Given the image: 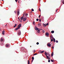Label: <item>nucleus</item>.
Wrapping results in <instances>:
<instances>
[{
	"label": "nucleus",
	"instance_id": "obj_1",
	"mask_svg": "<svg viewBox=\"0 0 64 64\" xmlns=\"http://www.w3.org/2000/svg\"><path fill=\"white\" fill-rule=\"evenodd\" d=\"M45 55L46 56V57L47 58V59L48 60H50V57H48V56H47L48 55L47 54V53L46 52H45Z\"/></svg>",
	"mask_w": 64,
	"mask_h": 64
},
{
	"label": "nucleus",
	"instance_id": "obj_2",
	"mask_svg": "<svg viewBox=\"0 0 64 64\" xmlns=\"http://www.w3.org/2000/svg\"><path fill=\"white\" fill-rule=\"evenodd\" d=\"M17 12L18 13V16L19 15V14L20 13V12H19V10H18Z\"/></svg>",
	"mask_w": 64,
	"mask_h": 64
},
{
	"label": "nucleus",
	"instance_id": "obj_3",
	"mask_svg": "<svg viewBox=\"0 0 64 64\" xmlns=\"http://www.w3.org/2000/svg\"><path fill=\"white\" fill-rule=\"evenodd\" d=\"M6 47H10V44H6Z\"/></svg>",
	"mask_w": 64,
	"mask_h": 64
},
{
	"label": "nucleus",
	"instance_id": "obj_4",
	"mask_svg": "<svg viewBox=\"0 0 64 64\" xmlns=\"http://www.w3.org/2000/svg\"><path fill=\"white\" fill-rule=\"evenodd\" d=\"M47 46H48L49 47H50L51 46V44H47Z\"/></svg>",
	"mask_w": 64,
	"mask_h": 64
},
{
	"label": "nucleus",
	"instance_id": "obj_5",
	"mask_svg": "<svg viewBox=\"0 0 64 64\" xmlns=\"http://www.w3.org/2000/svg\"><path fill=\"white\" fill-rule=\"evenodd\" d=\"M21 24H20L18 25V27L19 28L21 27Z\"/></svg>",
	"mask_w": 64,
	"mask_h": 64
},
{
	"label": "nucleus",
	"instance_id": "obj_6",
	"mask_svg": "<svg viewBox=\"0 0 64 64\" xmlns=\"http://www.w3.org/2000/svg\"><path fill=\"white\" fill-rule=\"evenodd\" d=\"M18 35L19 36H20L21 35V32L20 31L18 33Z\"/></svg>",
	"mask_w": 64,
	"mask_h": 64
},
{
	"label": "nucleus",
	"instance_id": "obj_7",
	"mask_svg": "<svg viewBox=\"0 0 64 64\" xmlns=\"http://www.w3.org/2000/svg\"><path fill=\"white\" fill-rule=\"evenodd\" d=\"M38 29H38L37 27H35V30H38Z\"/></svg>",
	"mask_w": 64,
	"mask_h": 64
},
{
	"label": "nucleus",
	"instance_id": "obj_8",
	"mask_svg": "<svg viewBox=\"0 0 64 64\" xmlns=\"http://www.w3.org/2000/svg\"><path fill=\"white\" fill-rule=\"evenodd\" d=\"M5 31H4V30H3L2 31V34H3V35H4L5 34Z\"/></svg>",
	"mask_w": 64,
	"mask_h": 64
},
{
	"label": "nucleus",
	"instance_id": "obj_9",
	"mask_svg": "<svg viewBox=\"0 0 64 64\" xmlns=\"http://www.w3.org/2000/svg\"><path fill=\"white\" fill-rule=\"evenodd\" d=\"M26 18H24L23 19V21H25L26 20Z\"/></svg>",
	"mask_w": 64,
	"mask_h": 64
},
{
	"label": "nucleus",
	"instance_id": "obj_10",
	"mask_svg": "<svg viewBox=\"0 0 64 64\" xmlns=\"http://www.w3.org/2000/svg\"><path fill=\"white\" fill-rule=\"evenodd\" d=\"M21 50L22 51H23V50H24V48H23V47H22L21 49Z\"/></svg>",
	"mask_w": 64,
	"mask_h": 64
},
{
	"label": "nucleus",
	"instance_id": "obj_11",
	"mask_svg": "<svg viewBox=\"0 0 64 64\" xmlns=\"http://www.w3.org/2000/svg\"><path fill=\"white\" fill-rule=\"evenodd\" d=\"M40 32V30L39 29L38 30V31L37 32V33H39Z\"/></svg>",
	"mask_w": 64,
	"mask_h": 64
},
{
	"label": "nucleus",
	"instance_id": "obj_12",
	"mask_svg": "<svg viewBox=\"0 0 64 64\" xmlns=\"http://www.w3.org/2000/svg\"><path fill=\"white\" fill-rule=\"evenodd\" d=\"M20 29L18 27V28H16L15 29V30H16V31H17V30H18V29Z\"/></svg>",
	"mask_w": 64,
	"mask_h": 64
},
{
	"label": "nucleus",
	"instance_id": "obj_13",
	"mask_svg": "<svg viewBox=\"0 0 64 64\" xmlns=\"http://www.w3.org/2000/svg\"><path fill=\"white\" fill-rule=\"evenodd\" d=\"M46 36H48L49 35V34L48 32H46Z\"/></svg>",
	"mask_w": 64,
	"mask_h": 64
},
{
	"label": "nucleus",
	"instance_id": "obj_14",
	"mask_svg": "<svg viewBox=\"0 0 64 64\" xmlns=\"http://www.w3.org/2000/svg\"><path fill=\"white\" fill-rule=\"evenodd\" d=\"M3 38H1V40H0V41L1 42V41H3Z\"/></svg>",
	"mask_w": 64,
	"mask_h": 64
},
{
	"label": "nucleus",
	"instance_id": "obj_15",
	"mask_svg": "<svg viewBox=\"0 0 64 64\" xmlns=\"http://www.w3.org/2000/svg\"><path fill=\"white\" fill-rule=\"evenodd\" d=\"M53 55H54V52H52V54L51 56H53Z\"/></svg>",
	"mask_w": 64,
	"mask_h": 64
},
{
	"label": "nucleus",
	"instance_id": "obj_16",
	"mask_svg": "<svg viewBox=\"0 0 64 64\" xmlns=\"http://www.w3.org/2000/svg\"><path fill=\"white\" fill-rule=\"evenodd\" d=\"M51 33L52 34L54 33V30H52L51 32Z\"/></svg>",
	"mask_w": 64,
	"mask_h": 64
},
{
	"label": "nucleus",
	"instance_id": "obj_17",
	"mask_svg": "<svg viewBox=\"0 0 64 64\" xmlns=\"http://www.w3.org/2000/svg\"><path fill=\"white\" fill-rule=\"evenodd\" d=\"M23 16H22V17L20 18V19L21 20H23Z\"/></svg>",
	"mask_w": 64,
	"mask_h": 64
},
{
	"label": "nucleus",
	"instance_id": "obj_18",
	"mask_svg": "<svg viewBox=\"0 0 64 64\" xmlns=\"http://www.w3.org/2000/svg\"><path fill=\"white\" fill-rule=\"evenodd\" d=\"M44 52V50H43L42 51H41L40 52V53H43V52Z\"/></svg>",
	"mask_w": 64,
	"mask_h": 64
},
{
	"label": "nucleus",
	"instance_id": "obj_19",
	"mask_svg": "<svg viewBox=\"0 0 64 64\" xmlns=\"http://www.w3.org/2000/svg\"><path fill=\"white\" fill-rule=\"evenodd\" d=\"M42 32H43V33H44L45 32V31H44V30H42Z\"/></svg>",
	"mask_w": 64,
	"mask_h": 64
},
{
	"label": "nucleus",
	"instance_id": "obj_20",
	"mask_svg": "<svg viewBox=\"0 0 64 64\" xmlns=\"http://www.w3.org/2000/svg\"><path fill=\"white\" fill-rule=\"evenodd\" d=\"M55 42V38H54V42Z\"/></svg>",
	"mask_w": 64,
	"mask_h": 64
},
{
	"label": "nucleus",
	"instance_id": "obj_21",
	"mask_svg": "<svg viewBox=\"0 0 64 64\" xmlns=\"http://www.w3.org/2000/svg\"><path fill=\"white\" fill-rule=\"evenodd\" d=\"M28 64H30V62L29 61V60H28Z\"/></svg>",
	"mask_w": 64,
	"mask_h": 64
},
{
	"label": "nucleus",
	"instance_id": "obj_22",
	"mask_svg": "<svg viewBox=\"0 0 64 64\" xmlns=\"http://www.w3.org/2000/svg\"><path fill=\"white\" fill-rule=\"evenodd\" d=\"M16 26H17V24H16L14 26V28L15 27H16Z\"/></svg>",
	"mask_w": 64,
	"mask_h": 64
},
{
	"label": "nucleus",
	"instance_id": "obj_23",
	"mask_svg": "<svg viewBox=\"0 0 64 64\" xmlns=\"http://www.w3.org/2000/svg\"><path fill=\"white\" fill-rule=\"evenodd\" d=\"M28 14H26L25 16H28Z\"/></svg>",
	"mask_w": 64,
	"mask_h": 64
},
{
	"label": "nucleus",
	"instance_id": "obj_24",
	"mask_svg": "<svg viewBox=\"0 0 64 64\" xmlns=\"http://www.w3.org/2000/svg\"><path fill=\"white\" fill-rule=\"evenodd\" d=\"M36 21H39V19H38V18H37L36 19Z\"/></svg>",
	"mask_w": 64,
	"mask_h": 64
},
{
	"label": "nucleus",
	"instance_id": "obj_25",
	"mask_svg": "<svg viewBox=\"0 0 64 64\" xmlns=\"http://www.w3.org/2000/svg\"><path fill=\"white\" fill-rule=\"evenodd\" d=\"M32 60H34V57H32Z\"/></svg>",
	"mask_w": 64,
	"mask_h": 64
},
{
	"label": "nucleus",
	"instance_id": "obj_26",
	"mask_svg": "<svg viewBox=\"0 0 64 64\" xmlns=\"http://www.w3.org/2000/svg\"><path fill=\"white\" fill-rule=\"evenodd\" d=\"M41 24H38V26H41Z\"/></svg>",
	"mask_w": 64,
	"mask_h": 64
},
{
	"label": "nucleus",
	"instance_id": "obj_27",
	"mask_svg": "<svg viewBox=\"0 0 64 64\" xmlns=\"http://www.w3.org/2000/svg\"><path fill=\"white\" fill-rule=\"evenodd\" d=\"M32 11H34V9H33V8H32Z\"/></svg>",
	"mask_w": 64,
	"mask_h": 64
},
{
	"label": "nucleus",
	"instance_id": "obj_28",
	"mask_svg": "<svg viewBox=\"0 0 64 64\" xmlns=\"http://www.w3.org/2000/svg\"><path fill=\"white\" fill-rule=\"evenodd\" d=\"M39 44V42H37L36 43V44H37V45H38V44Z\"/></svg>",
	"mask_w": 64,
	"mask_h": 64
},
{
	"label": "nucleus",
	"instance_id": "obj_29",
	"mask_svg": "<svg viewBox=\"0 0 64 64\" xmlns=\"http://www.w3.org/2000/svg\"><path fill=\"white\" fill-rule=\"evenodd\" d=\"M56 43H58V40H56Z\"/></svg>",
	"mask_w": 64,
	"mask_h": 64
},
{
	"label": "nucleus",
	"instance_id": "obj_30",
	"mask_svg": "<svg viewBox=\"0 0 64 64\" xmlns=\"http://www.w3.org/2000/svg\"><path fill=\"white\" fill-rule=\"evenodd\" d=\"M37 54H34V55H37Z\"/></svg>",
	"mask_w": 64,
	"mask_h": 64
},
{
	"label": "nucleus",
	"instance_id": "obj_31",
	"mask_svg": "<svg viewBox=\"0 0 64 64\" xmlns=\"http://www.w3.org/2000/svg\"><path fill=\"white\" fill-rule=\"evenodd\" d=\"M33 24H34V25H35V22H33Z\"/></svg>",
	"mask_w": 64,
	"mask_h": 64
},
{
	"label": "nucleus",
	"instance_id": "obj_32",
	"mask_svg": "<svg viewBox=\"0 0 64 64\" xmlns=\"http://www.w3.org/2000/svg\"><path fill=\"white\" fill-rule=\"evenodd\" d=\"M51 61L52 62H53V60H51Z\"/></svg>",
	"mask_w": 64,
	"mask_h": 64
},
{
	"label": "nucleus",
	"instance_id": "obj_33",
	"mask_svg": "<svg viewBox=\"0 0 64 64\" xmlns=\"http://www.w3.org/2000/svg\"><path fill=\"white\" fill-rule=\"evenodd\" d=\"M48 62H50V60H48Z\"/></svg>",
	"mask_w": 64,
	"mask_h": 64
},
{
	"label": "nucleus",
	"instance_id": "obj_34",
	"mask_svg": "<svg viewBox=\"0 0 64 64\" xmlns=\"http://www.w3.org/2000/svg\"><path fill=\"white\" fill-rule=\"evenodd\" d=\"M14 12L16 14V11H14Z\"/></svg>",
	"mask_w": 64,
	"mask_h": 64
},
{
	"label": "nucleus",
	"instance_id": "obj_35",
	"mask_svg": "<svg viewBox=\"0 0 64 64\" xmlns=\"http://www.w3.org/2000/svg\"><path fill=\"white\" fill-rule=\"evenodd\" d=\"M63 1H64V0H62L61 2H63Z\"/></svg>",
	"mask_w": 64,
	"mask_h": 64
},
{
	"label": "nucleus",
	"instance_id": "obj_36",
	"mask_svg": "<svg viewBox=\"0 0 64 64\" xmlns=\"http://www.w3.org/2000/svg\"><path fill=\"white\" fill-rule=\"evenodd\" d=\"M39 22H41V19H39Z\"/></svg>",
	"mask_w": 64,
	"mask_h": 64
},
{
	"label": "nucleus",
	"instance_id": "obj_37",
	"mask_svg": "<svg viewBox=\"0 0 64 64\" xmlns=\"http://www.w3.org/2000/svg\"><path fill=\"white\" fill-rule=\"evenodd\" d=\"M15 0L16 2H17V0Z\"/></svg>",
	"mask_w": 64,
	"mask_h": 64
},
{
	"label": "nucleus",
	"instance_id": "obj_38",
	"mask_svg": "<svg viewBox=\"0 0 64 64\" xmlns=\"http://www.w3.org/2000/svg\"><path fill=\"white\" fill-rule=\"evenodd\" d=\"M46 25L48 26V23H47Z\"/></svg>",
	"mask_w": 64,
	"mask_h": 64
},
{
	"label": "nucleus",
	"instance_id": "obj_39",
	"mask_svg": "<svg viewBox=\"0 0 64 64\" xmlns=\"http://www.w3.org/2000/svg\"><path fill=\"white\" fill-rule=\"evenodd\" d=\"M40 15L39 16L38 18H40Z\"/></svg>",
	"mask_w": 64,
	"mask_h": 64
},
{
	"label": "nucleus",
	"instance_id": "obj_40",
	"mask_svg": "<svg viewBox=\"0 0 64 64\" xmlns=\"http://www.w3.org/2000/svg\"><path fill=\"white\" fill-rule=\"evenodd\" d=\"M39 11H41V10H40H40H39Z\"/></svg>",
	"mask_w": 64,
	"mask_h": 64
},
{
	"label": "nucleus",
	"instance_id": "obj_41",
	"mask_svg": "<svg viewBox=\"0 0 64 64\" xmlns=\"http://www.w3.org/2000/svg\"><path fill=\"white\" fill-rule=\"evenodd\" d=\"M51 41H53V39H52V40H51Z\"/></svg>",
	"mask_w": 64,
	"mask_h": 64
},
{
	"label": "nucleus",
	"instance_id": "obj_42",
	"mask_svg": "<svg viewBox=\"0 0 64 64\" xmlns=\"http://www.w3.org/2000/svg\"><path fill=\"white\" fill-rule=\"evenodd\" d=\"M33 60H32V62L33 61Z\"/></svg>",
	"mask_w": 64,
	"mask_h": 64
},
{
	"label": "nucleus",
	"instance_id": "obj_43",
	"mask_svg": "<svg viewBox=\"0 0 64 64\" xmlns=\"http://www.w3.org/2000/svg\"><path fill=\"white\" fill-rule=\"evenodd\" d=\"M52 48H54V47H53V46H52Z\"/></svg>",
	"mask_w": 64,
	"mask_h": 64
},
{
	"label": "nucleus",
	"instance_id": "obj_44",
	"mask_svg": "<svg viewBox=\"0 0 64 64\" xmlns=\"http://www.w3.org/2000/svg\"><path fill=\"white\" fill-rule=\"evenodd\" d=\"M7 25V24H6V26H6Z\"/></svg>",
	"mask_w": 64,
	"mask_h": 64
},
{
	"label": "nucleus",
	"instance_id": "obj_45",
	"mask_svg": "<svg viewBox=\"0 0 64 64\" xmlns=\"http://www.w3.org/2000/svg\"><path fill=\"white\" fill-rule=\"evenodd\" d=\"M49 56H50V54H48Z\"/></svg>",
	"mask_w": 64,
	"mask_h": 64
},
{
	"label": "nucleus",
	"instance_id": "obj_46",
	"mask_svg": "<svg viewBox=\"0 0 64 64\" xmlns=\"http://www.w3.org/2000/svg\"><path fill=\"white\" fill-rule=\"evenodd\" d=\"M62 3H63V4H64V2H62Z\"/></svg>",
	"mask_w": 64,
	"mask_h": 64
},
{
	"label": "nucleus",
	"instance_id": "obj_47",
	"mask_svg": "<svg viewBox=\"0 0 64 64\" xmlns=\"http://www.w3.org/2000/svg\"><path fill=\"white\" fill-rule=\"evenodd\" d=\"M34 52H35V50H34Z\"/></svg>",
	"mask_w": 64,
	"mask_h": 64
},
{
	"label": "nucleus",
	"instance_id": "obj_48",
	"mask_svg": "<svg viewBox=\"0 0 64 64\" xmlns=\"http://www.w3.org/2000/svg\"><path fill=\"white\" fill-rule=\"evenodd\" d=\"M13 22H14V21L13 20Z\"/></svg>",
	"mask_w": 64,
	"mask_h": 64
},
{
	"label": "nucleus",
	"instance_id": "obj_49",
	"mask_svg": "<svg viewBox=\"0 0 64 64\" xmlns=\"http://www.w3.org/2000/svg\"><path fill=\"white\" fill-rule=\"evenodd\" d=\"M18 3H19V0L18 1Z\"/></svg>",
	"mask_w": 64,
	"mask_h": 64
},
{
	"label": "nucleus",
	"instance_id": "obj_50",
	"mask_svg": "<svg viewBox=\"0 0 64 64\" xmlns=\"http://www.w3.org/2000/svg\"><path fill=\"white\" fill-rule=\"evenodd\" d=\"M56 12H57V10H56Z\"/></svg>",
	"mask_w": 64,
	"mask_h": 64
},
{
	"label": "nucleus",
	"instance_id": "obj_51",
	"mask_svg": "<svg viewBox=\"0 0 64 64\" xmlns=\"http://www.w3.org/2000/svg\"><path fill=\"white\" fill-rule=\"evenodd\" d=\"M22 22V20H20V22Z\"/></svg>",
	"mask_w": 64,
	"mask_h": 64
},
{
	"label": "nucleus",
	"instance_id": "obj_52",
	"mask_svg": "<svg viewBox=\"0 0 64 64\" xmlns=\"http://www.w3.org/2000/svg\"><path fill=\"white\" fill-rule=\"evenodd\" d=\"M58 9H57V10H57V11H58Z\"/></svg>",
	"mask_w": 64,
	"mask_h": 64
},
{
	"label": "nucleus",
	"instance_id": "obj_53",
	"mask_svg": "<svg viewBox=\"0 0 64 64\" xmlns=\"http://www.w3.org/2000/svg\"><path fill=\"white\" fill-rule=\"evenodd\" d=\"M23 16H24V14L23 15Z\"/></svg>",
	"mask_w": 64,
	"mask_h": 64
},
{
	"label": "nucleus",
	"instance_id": "obj_54",
	"mask_svg": "<svg viewBox=\"0 0 64 64\" xmlns=\"http://www.w3.org/2000/svg\"><path fill=\"white\" fill-rule=\"evenodd\" d=\"M2 1H4V0H2Z\"/></svg>",
	"mask_w": 64,
	"mask_h": 64
},
{
	"label": "nucleus",
	"instance_id": "obj_55",
	"mask_svg": "<svg viewBox=\"0 0 64 64\" xmlns=\"http://www.w3.org/2000/svg\"><path fill=\"white\" fill-rule=\"evenodd\" d=\"M19 18H18V19H19Z\"/></svg>",
	"mask_w": 64,
	"mask_h": 64
},
{
	"label": "nucleus",
	"instance_id": "obj_56",
	"mask_svg": "<svg viewBox=\"0 0 64 64\" xmlns=\"http://www.w3.org/2000/svg\"><path fill=\"white\" fill-rule=\"evenodd\" d=\"M40 0V1H41V0Z\"/></svg>",
	"mask_w": 64,
	"mask_h": 64
},
{
	"label": "nucleus",
	"instance_id": "obj_57",
	"mask_svg": "<svg viewBox=\"0 0 64 64\" xmlns=\"http://www.w3.org/2000/svg\"><path fill=\"white\" fill-rule=\"evenodd\" d=\"M30 47H31V46H30Z\"/></svg>",
	"mask_w": 64,
	"mask_h": 64
},
{
	"label": "nucleus",
	"instance_id": "obj_58",
	"mask_svg": "<svg viewBox=\"0 0 64 64\" xmlns=\"http://www.w3.org/2000/svg\"><path fill=\"white\" fill-rule=\"evenodd\" d=\"M40 30H42V29H40Z\"/></svg>",
	"mask_w": 64,
	"mask_h": 64
},
{
	"label": "nucleus",
	"instance_id": "obj_59",
	"mask_svg": "<svg viewBox=\"0 0 64 64\" xmlns=\"http://www.w3.org/2000/svg\"><path fill=\"white\" fill-rule=\"evenodd\" d=\"M45 25V24H44V25Z\"/></svg>",
	"mask_w": 64,
	"mask_h": 64
}]
</instances>
